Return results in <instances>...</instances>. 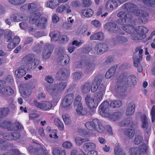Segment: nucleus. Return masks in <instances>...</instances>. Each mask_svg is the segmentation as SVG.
Returning a JSON list of instances; mask_svg holds the SVG:
<instances>
[{
	"label": "nucleus",
	"instance_id": "f257e3e1",
	"mask_svg": "<svg viewBox=\"0 0 155 155\" xmlns=\"http://www.w3.org/2000/svg\"><path fill=\"white\" fill-rule=\"evenodd\" d=\"M123 8L129 13L120 11L117 14V16L120 18L117 20V22L119 24L122 25V28L126 32L131 34V38L134 40L143 39L146 37V33L148 30L142 26H138L135 29L134 26L131 25L132 15L130 13L134 15L140 17V20L142 23H146L148 21L147 17L149 14L143 10L138 9L137 6L132 3H126L122 6Z\"/></svg>",
	"mask_w": 155,
	"mask_h": 155
},
{
	"label": "nucleus",
	"instance_id": "f03ea898",
	"mask_svg": "<svg viewBox=\"0 0 155 155\" xmlns=\"http://www.w3.org/2000/svg\"><path fill=\"white\" fill-rule=\"evenodd\" d=\"M68 84L67 80L63 79L54 84L53 85H49L46 87L47 91L53 97V102L57 103L60 99L59 94L66 87Z\"/></svg>",
	"mask_w": 155,
	"mask_h": 155
},
{
	"label": "nucleus",
	"instance_id": "7ed1b4c3",
	"mask_svg": "<svg viewBox=\"0 0 155 155\" xmlns=\"http://www.w3.org/2000/svg\"><path fill=\"white\" fill-rule=\"evenodd\" d=\"M41 16L40 12H36L31 15L29 18V22L31 24L35 23L41 28H45L47 24V20L44 17L40 18Z\"/></svg>",
	"mask_w": 155,
	"mask_h": 155
},
{
	"label": "nucleus",
	"instance_id": "20e7f679",
	"mask_svg": "<svg viewBox=\"0 0 155 155\" xmlns=\"http://www.w3.org/2000/svg\"><path fill=\"white\" fill-rule=\"evenodd\" d=\"M126 79V76H120L115 86L110 87V90L112 92L118 94L124 93L127 89L126 85H125L126 84L124 83L125 80Z\"/></svg>",
	"mask_w": 155,
	"mask_h": 155
},
{
	"label": "nucleus",
	"instance_id": "39448f33",
	"mask_svg": "<svg viewBox=\"0 0 155 155\" xmlns=\"http://www.w3.org/2000/svg\"><path fill=\"white\" fill-rule=\"evenodd\" d=\"M35 55L33 54H28L26 55L21 59L22 62L26 65L32 67L33 64L34 66L36 67L39 63V61L36 58H34Z\"/></svg>",
	"mask_w": 155,
	"mask_h": 155
},
{
	"label": "nucleus",
	"instance_id": "423d86ee",
	"mask_svg": "<svg viewBox=\"0 0 155 155\" xmlns=\"http://www.w3.org/2000/svg\"><path fill=\"white\" fill-rule=\"evenodd\" d=\"M101 82L102 80L99 77V75H96L91 84V90L92 92H95L98 90L99 91L101 89V87H105L103 84L101 83Z\"/></svg>",
	"mask_w": 155,
	"mask_h": 155
},
{
	"label": "nucleus",
	"instance_id": "0eeeda50",
	"mask_svg": "<svg viewBox=\"0 0 155 155\" xmlns=\"http://www.w3.org/2000/svg\"><path fill=\"white\" fill-rule=\"evenodd\" d=\"M34 104L36 107L45 111L49 110L52 107L51 103L48 101H43L41 103H39L36 100H35L34 101Z\"/></svg>",
	"mask_w": 155,
	"mask_h": 155
},
{
	"label": "nucleus",
	"instance_id": "6e6552de",
	"mask_svg": "<svg viewBox=\"0 0 155 155\" xmlns=\"http://www.w3.org/2000/svg\"><path fill=\"white\" fill-rule=\"evenodd\" d=\"M104 28L109 31H112L114 33H118L120 35H124V33L120 32V28L114 22H109L106 23L104 26Z\"/></svg>",
	"mask_w": 155,
	"mask_h": 155
},
{
	"label": "nucleus",
	"instance_id": "1a4fd4ad",
	"mask_svg": "<svg viewBox=\"0 0 155 155\" xmlns=\"http://www.w3.org/2000/svg\"><path fill=\"white\" fill-rule=\"evenodd\" d=\"M109 103L107 101H104L99 107V111L101 115L107 117L109 113Z\"/></svg>",
	"mask_w": 155,
	"mask_h": 155
},
{
	"label": "nucleus",
	"instance_id": "9d476101",
	"mask_svg": "<svg viewBox=\"0 0 155 155\" xmlns=\"http://www.w3.org/2000/svg\"><path fill=\"white\" fill-rule=\"evenodd\" d=\"M19 90L24 98H26L28 97L31 93V88L28 84L20 85Z\"/></svg>",
	"mask_w": 155,
	"mask_h": 155
},
{
	"label": "nucleus",
	"instance_id": "9b49d317",
	"mask_svg": "<svg viewBox=\"0 0 155 155\" xmlns=\"http://www.w3.org/2000/svg\"><path fill=\"white\" fill-rule=\"evenodd\" d=\"M14 93L13 89L9 86L5 85L0 87V94L2 96L7 97L11 96Z\"/></svg>",
	"mask_w": 155,
	"mask_h": 155
},
{
	"label": "nucleus",
	"instance_id": "f8f14e48",
	"mask_svg": "<svg viewBox=\"0 0 155 155\" xmlns=\"http://www.w3.org/2000/svg\"><path fill=\"white\" fill-rule=\"evenodd\" d=\"M38 148L34 147L33 146H29L28 148V150L29 153L31 154L36 155H44V148L40 145Z\"/></svg>",
	"mask_w": 155,
	"mask_h": 155
},
{
	"label": "nucleus",
	"instance_id": "ddd939ff",
	"mask_svg": "<svg viewBox=\"0 0 155 155\" xmlns=\"http://www.w3.org/2000/svg\"><path fill=\"white\" fill-rule=\"evenodd\" d=\"M74 95L69 94L65 96L63 99L62 103V107L68 108L72 104L73 100Z\"/></svg>",
	"mask_w": 155,
	"mask_h": 155
},
{
	"label": "nucleus",
	"instance_id": "4468645a",
	"mask_svg": "<svg viewBox=\"0 0 155 155\" xmlns=\"http://www.w3.org/2000/svg\"><path fill=\"white\" fill-rule=\"evenodd\" d=\"M53 50V47L52 45L50 44L46 45L43 52V58L45 59H47L49 58Z\"/></svg>",
	"mask_w": 155,
	"mask_h": 155
},
{
	"label": "nucleus",
	"instance_id": "2eb2a0df",
	"mask_svg": "<svg viewBox=\"0 0 155 155\" xmlns=\"http://www.w3.org/2000/svg\"><path fill=\"white\" fill-rule=\"evenodd\" d=\"M85 101L90 108H95L98 104V102L95 101L94 98H91L90 95L89 94L86 96L85 98Z\"/></svg>",
	"mask_w": 155,
	"mask_h": 155
},
{
	"label": "nucleus",
	"instance_id": "dca6fc26",
	"mask_svg": "<svg viewBox=\"0 0 155 155\" xmlns=\"http://www.w3.org/2000/svg\"><path fill=\"white\" fill-rule=\"evenodd\" d=\"M118 6V3L116 1L108 0L104 5V8L107 11H111Z\"/></svg>",
	"mask_w": 155,
	"mask_h": 155
},
{
	"label": "nucleus",
	"instance_id": "f3484780",
	"mask_svg": "<svg viewBox=\"0 0 155 155\" xmlns=\"http://www.w3.org/2000/svg\"><path fill=\"white\" fill-rule=\"evenodd\" d=\"M108 45L104 43H99L96 45L95 47V49L97 52L100 54L108 51Z\"/></svg>",
	"mask_w": 155,
	"mask_h": 155
},
{
	"label": "nucleus",
	"instance_id": "a211bd4d",
	"mask_svg": "<svg viewBox=\"0 0 155 155\" xmlns=\"http://www.w3.org/2000/svg\"><path fill=\"white\" fill-rule=\"evenodd\" d=\"M126 80L124 81V83L126 84L125 85L128 87H134L137 83L136 77L133 75H130L127 77L126 82Z\"/></svg>",
	"mask_w": 155,
	"mask_h": 155
},
{
	"label": "nucleus",
	"instance_id": "6ab92c4d",
	"mask_svg": "<svg viewBox=\"0 0 155 155\" xmlns=\"http://www.w3.org/2000/svg\"><path fill=\"white\" fill-rule=\"evenodd\" d=\"M57 60L58 63L62 66H64L69 62L70 58L68 54H63L58 58Z\"/></svg>",
	"mask_w": 155,
	"mask_h": 155
},
{
	"label": "nucleus",
	"instance_id": "aec40b11",
	"mask_svg": "<svg viewBox=\"0 0 155 155\" xmlns=\"http://www.w3.org/2000/svg\"><path fill=\"white\" fill-rule=\"evenodd\" d=\"M99 122V120L95 118L93 119L92 121H88L85 124V126L86 128L90 130H92L95 129L98 123Z\"/></svg>",
	"mask_w": 155,
	"mask_h": 155
},
{
	"label": "nucleus",
	"instance_id": "412c9836",
	"mask_svg": "<svg viewBox=\"0 0 155 155\" xmlns=\"http://www.w3.org/2000/svg\"><path fill=\"white\" fill-rule=\"evenodd\" d=\"M142 122L141 127L144 129L147 133H148L147 130H149V122L148 119L146 116L143 114L140 117Z\"/></svg>",
	"mask_w": 155,
	"mask_h": 155
},
{
	"label": "nucleus",
	"instance_id": "4be33fe9",
	"mask_svg": "<svg viewBox=\"0 0 155 155\" xmlns=\"http://www.w3.org/2000/svg\"><path fill=\"white\" fill-rule=\"evenodd\" d=\"M96 145L93 143L88 142L84 143L83 145V148L84 151L87 152H90L96 148Z\"/></svg>",
	"mask_w": 155,
	"mask_h": 155
},
{
	"label": "nucleus",
	"instance_id": "5701e85b",
	"mask_svg": "<svg viewBox=\"0 0 155 155\" xmlns=\"http://www.w3.org/2000/svg\"><path fill=\"white\" fill-rule=\"evenodd\" d=\"M13 124L10 121L5 120L0 124V127L3 129H7L8 131H12V126Z\"/></svg>",
	"mask_w": 155,
	"mask_h": 155
},
{
	"label": "nucleus",
	"instance_id": "b1692460",
	"mask_svg": "<svg viewBox=\"0 0 155 155\" xmlns=\"http://www.w3.org/2000/svg\"><path fill=\"white\" fill-rule=\"evenodd\" d=\"M20 41V39L19 37H15L12 39V42L8 44L7 46L8 48L9 49H13L19 44Z\"/></svg>",
	"mask_w": 155,
	"mask_h": 155
},
{
	"label": "nucleus",
	"instance_id": "393cba45",
	"mask_svg": "<svg viewBox=\"0 0 155 155\" xmlns=\"http://www.w3.org/2000/svg\"><path fill=\"white\" fill-rule=\"evenodd\" d=\"M49 36L52 41H56L60 40V33L58 31H55L50 33Z\"/></svg>",
	"mask_w": 155,
	"mask_h": 155
},
{
	"label": "nucleus",
	"instance_id": "a878e982",
	"mask_svg": "<svg viewBox=\"0 0 155 155\" xmlns=\"http://www.w3.org/2000/svg\"><path fill=\"white\" fill-rule=\"evenodd\" d=\"M121 113L119 111L114 112L113 114H109L107 117L110 120L112 121H115L119 119L121 116Z\"/></svg>",
	"mask_w": 155,
	"mask_h": 155
},
{
	"label": "nucleus",
	"instance_id": "bb28decb",
	"mask_svg": "<svg viewBox=\"0 0 155 155\" xmlns=\"http://www.w3.org/2000/svg\"><path fill=\"white\" fill-rule=\"evenodd\" d=\"M104 38L103 33L101 32L92 34L90 37V39L92 40H102Z\"/></svg>",
	"mask_w": 155,
	"mask_h": 155
},
{
	"label": "nucleus",
	"instance_id": "cd10ccee",
	"mask_svg": "<svg viewBox=\"0 0 155 155\" xmlns=\"http://www.w3.org/2000/svg\"><path fill=\"white\" fill-rule=\"evenodd\" d=\"M117 66L114 65L110 68L106 73L105 75V77L107 79H109L113 76L115 74Z\"/></svg>",
	"mask_w": 155,
	"mask_h": 155
},
{
	"label": "nucleus",
	"instance_id": "c85d7f7f",
	"mask_svg": "<svg viewBox=\"0 0 155 155\" xmlns=\"http://www.w3.org/2000/svg\"><path fill=\"white\" fill-rule=\"evenodd\" d=\"M81 90L84 93L86 94L89 92L91 88V83L89 82H85L81 86Z\"/></svg>",
	"mask_w": 155,
	"mask_h": 155
},
{
	"label": "nucleus",
	"instance_id": "c756f323",
	"mask_svg": "<svg viewBox=\"0 0 155 155\" xmlns=\"http://www.w3.org/2000/svg\"><path fill=\"white\" fill-rule=\"evenodd\" d=\"M38 10L37 5L34 3H31L28 4V11L31 13L30 17L31 15L36 13Z\"/></svg>",
	"mask_w": 155,
	"mask_h": 155
},
{
	"label": "nucleus",
	"instance_id": "7c9ffc66",
	"mask_svg": "<svg viewBox=\"0 0 155 155\" xmlns=\"http://www.w3.org/2000/svg\"><path fill=\"white\" fill-rule=\"evenodd\" d=\"M81 13L84 17L88 18L91 17L94 14V12L91 8H86L82 10Z\"/></svg>",
	"mask_w": 155,
	"mask_h": 155
},
{
	"label": "nucleus",
	"instance_id": "2f4dec72",
	"mask_svg": "<svg viewBox=\"0 0 155 155\" xmlns=\"http://www.w3.org/2000/svg\"><path fill=\"white\" fill-rule=\"evenodd\" d=\"M101 89L99 90L98 91L96 94L95 95L96 97V99L97 101L100 102V100L102 98L104 94L105 91V87H101Z\"/></svg>",
	"mask_w": 155,
	"mask_h": 155
},
{
	"label": "nucleus",
	"instance_id": "473e14b6",
	"mask_svg": "<svg viewBox=\"0 0 155 155\" xmlns=\"http://www.w3.org/2000/svg\"><path fill=\"white\" fill-rule=\"evenodd\" d=\"M19 68L15 71V74L17 78H20L24 76L26 73L25 71L22 68V67Z\"/></svg>",
	"mask_w": 155,
	"mask_h": 155
},
{
	"label": "nucleus",
	"instance_id": "72a5a7b5",
	"mask_svg": "<svg viewBox=\"0 0 155 155\" xmlns=\"http://www.w3.org/2000/svg\"><path fill=\"white\" fill-rule=\"evenodd\" d=\"M76 111L79 115L82 116L86 115L87 112V109L86 108H83L82 105L77 106Z\"/></svg>",
	"mask_w": 155,
	"mask_h": 155
},
{
	"label": "nucleus",
	"instance_id": "f704fd0d",
	"mask_svg": "<svg viewBox=\"0 0 155 155\" xmlns=\"http://www.w3.org/2000/svg\"><path fill=\"white\" fill-rule=\"evenodd\" d=\"M10 112L8 107H2L0 108V120L1 119L7 116Z\"/></svg>",
	"mask_w": 155,
	"mask_h": 155
},
{
	"label": "nucleus",
	"instance_id": "c9c22d12",
	"mask_svg": "<svg viewBox=\"0 0 155 155\" xmlns=\"http://www.w3.org/2000/svg\"><path fill=\"white\" fill-rule=\"evenodd\" d=\"M125 134L130 138H133L134 136L135 130L133 129L128 128L124 131Z\"/></svg>",
	"mask_w": 155,
	"mask_h": 155
},
{
	"label": "nucleus",
	"instance_id": "e433bc0d",
	"mask_svg": "<svg viewBox=\"0 0 155 155\" xmlns=\"http://www.w3.org/2000/svg\"><path fill=\"white\" fill-rule=\"evenodd\" d=\"M135 106V104H130L127 109L126 114L128 116L132 115L134 113Z\"/></svg>",
	"mask_w": 155,
	"mask_h": 155
},
{
	"label": "nucleus",
	"instance_id": "4c0bfd02",
	"mask_svg": "<svg viewBox=\"0 0 155 155\" xmlns=\"http://www.w3.org/2000/svg\"><path fill=\"white\" fill-rule=\"evenodd\" d=\"M147 148L146 145L144 143L137 147V150L140 154L142 155L145 154L147 153Z\"/></svg>",
	"mask_w": 155,
	"mask_h": 155
},
{
	"label": "nucleus",
	"instance_id": "58836bf2",
	"mask_svg": "<svg viewBox=\"0 0 155 155\" xmlns=\"http://www.w3.org/2000/svg\"><path fill=\"white\" fill-rule=\"evenodd\" d=\"M132 118L128 117L125 118L119 123V125L121 127H124L130 125L132 122Z\"/></svg>",
	"mask_w": 155,
	"mask_h": 155
},
{
	"label": "nucleus",
	"instance_id": "ea45409f",
	"mask_svg": "<svg viewBox=\"0 0 155 155\" xmlns=\"http://www.w3.org/2000/svg\"><path fill=\"white\" fill-rule=\"evenodd\" d=\"M122 105V102L119 100H114L112 101L110 104V107L112 108L119 107Z\"/></svg>",
	"mask_w": 155,
	"mask_h": 155
},
{
	"label": "nucleus",
	"instance_id": "a19ab883",
	"mask_svg": "<svg viewBox=\"0 0 155 155\" xmlns=\"http://www.w3.org/2000/svg\"><path fill=\"white\" fill-rule=\"evenodd\" d=\"M5 38L6 39V41L11 43L12 40V33L10 31H6L5 33Z\"/></svg>",
	"mask_w": 155,
	"mask_h": 155
},
{
	"label": "nucleus",
	"instance_id": "79ce46f5",
	"mask_svg": "<svg viewBox=\"0 0 155 155\" xmlns=\"http://www.w3.org/2000/svg\"><path fill=\"white\" fill-rule=\"evenodd\" d=\"M54 122L60 130H63V124L59 119L55 118L54 120Z\"/></svg>",
	"mask_w": 155,
	"mask_h": 155
},
{
	"label": "nucleus",
	"instance_id": "37998d69",
	"mask_svg": "<svg viewBox=\"0 0 155 155\" xmlns=\"http://www.w3.org/2000/svg\"><path fill=\"white\" fill-rule=\"evenodd\" d=\"M139 2H142L146 5L154 7L155 6V0H137Z\"/></svg>",
	"mask_w": 155,
	"mask_h": 155
},
{
	"label": "nucleus",
	"instance_id": "c03bdc74",
	"mask_svg": "<svg viewBox=\"0 0 155 155\" xmlns=\"http://www.w3.org/2000/svg\"><path fill=\"white\" fill-rule=\"evenodd\" d=\"M114 153L115 155H126L120 147L118 145L114 148Z\"/></svg>",
	"mask_w": 155,
	"mask_h": 155
},
{
	"label": "nucleus",
	"instance_id": "a18cd8bd",
	"mask_svg": "<svg viewBox=\"0 0 155 155\" xmlns=\"http://www.w3.org/2000/svg\"><path fill=\"white\" fill-rule=\"evenodd\" d=\"M64 70L65 68H63L60 69L57 72V77L59 79H62L66 76V74L64 73Z\"/></svg>",
	"mask_w": 155,
	"mask_h": 155
},
{
	"label": "nucleus",
	"instance_id": "49530a36",
	"mask_svg": "<svg viewBox=\"0 0 155 155\" xmlns=\"http://www.w3.org/2000/svg\"><path fill=\"white\" fill-rule=\"evenodd\" d=\"M23 127L22 125L18 122H15L14 125L12 126V130L17 131L20 129L23 128Z\"/></svg>",
	"mask_w": 155,
	"mask_h": 155
},
{
	"label": "nucleus",
	"instance_id": "de8ad7c7",
	"mask_svg": "<svg viewBox=\"0 0 155 155\" xmlns=\"http://www.w3.org/2000/svg\"><path fill=\"white\" fill-rule=\"evenodd\" d=\"M95 66L94 64L88 63L85 69V72L86 73L88 74L92 71Z\"/></svg>",
	"mask_w": 155,
	"mask_h": 155
},
{
	"label": "nucleus",
	"instance_id": "09e8293b",
	"mask_svg": "<svg viewBox=\"0 0 155 155\" xmlns=\"http://www.w3.org/2000/svg\"><path fill=\"white\" fill-rule=\"evenodd\" d=\"M82 99L80 95L77 96L74 102V107L77 106L79 105H82L81 102Z\"/></svg>",
	"mask_w": 155,
	"mask_h": 155
},
{
	"label": "nucleus",
	"instance_id": "8fccbe9b",
	"mask_svg": "<svg viewBox=\"0 0 155 155\" xmlns=\"http://www.w3.org/2000/svg\"><path fill=\"white\" fill-rule=\"evenodd\" d=\"M10 20L13 22H17L20 21L19 19V15L18 13L13 14L10 16Z\"/></svg>",
	"mask_w": 155,
	"mask_h": 155
},
{
	"label": "nucleus",
	"instance_id": "3c124183",
	"mask_svg": "<svg viewBox=\"0 0 155 155\" xmlns=\"http://www.w3.org/2000/svg\"><path fill=\"white\" fill-rule=\"evenodd\" d=\"M8 155H25L21 153L18 149H12L7 152Z\"/></svg>",
	"mask_w": 155,
	"mask_h": 155
},
{
	"label": "nucleus",
	"instance_id": "603ef678",
	"mask_svg": "<svg viewBox=\"0 0 155 155\" xmlns=\"http://www.w3.org/2000/svg\"><path fill=\"white\" fill-rule=\"evenodd\" d=\"M65 151V150H61L59 147H55L53 149L52 153L53 155H61L62 152Z\"/></svg>",
	"mask_w": 155,
	"mask_h": 155
},
{
	"label": "nucleus",
	"instance_id": "864d4df0",
	"mask_svg": "<svg viewBox=\"0 0 155 155\" xmlns=\"http://www.w3.org/2000/svg\"><path fill=\"white\" fill-rule=\"evenodd\" d=\"M47 6L51 8H54L57 5L56 0H51L47 2Z\"/></svg>",
	"mask_w": 155,
	"mask_h": 155
},
{
	"label": "nucleus",
	"instance_id": "5fc2aeb1",
	"mask_svg": "<svg viewBox=\"0 0 155 155\" xmlns=\"http://www.w3.org/2000/svg\"><path fill=\"white\" fill-rule=\"evenodd\" d=\"M62 118L65 124H68L71 123L70 116L68 114H64L62 116Z\"/></svg>",
	"mask_w": 155,
	"mask_h": 155
},
{
	"label": "nucleus",
	"instance_id": "6e6d98bb",
	"mask_svg": "<svg viewBox=\"0 0 155 155\" xmlns=\"http://www.w3.org/2000/svg\"><path fill=\"white\" fill-rule=\"evenodd\" d=\"M26 0H9V2L12 4L18 5L22 4Z\"/></svg>",
	"mask_w": 155,
	"mask_h": 155
},
{
	"label": "nucleus",
	"instance_id": "4d7b16f0",
	"mask_svg": "<svg viewBox=\"0 0 155 155\" xmlns=\"http://www.w3.org/2000/svg\"><path fill=\"white\" fill-rule=\"evenodd\" d=\"M143 137L140 135L135 136L134 143L136 145H138L141 143L143 140Z\"/></svg>",
	"mask_w": 155,
	"mask_h": 155
},
{
	"label": "nucleus",
	"instance_id": "13d9d810",
	"mask_svg": "<svg viewBox=\"0 0 155 155\" xmlns=\"http://www.w3.org/2000/svg\"><path fill=\"white\" fill-rule=\"evenodd\" d=\"M117 41L120 43H123L127 41V38L123 36H118L116 38Z\"/></svg>",
	"mask_w": 155,
	"mask_h": 155
},
{
	"label": "nucleus",
	"instance_id": "bf43d9fd",
	"mask_svg": "<svg viewBox=\"0 0 155 155\" xmlns=\"http://www.w3.org/2000/svg\"><path fill=\"white\" fill-rule=\"evenodd\" d=\"M75 141L77 145L79 146L81 145L83 142H85L86 140L85 139L77 137L75 138Z\"/></svg>",
	"mask_w": 155,
	"mask_h": 155
},
{
	"label": "nucleus",
	"instance_id": "052dcab7",
	"mask_svg": "<svg viewBox=\"0 0 155 155\" xmlns=\"http://www.w3.org/2000/svg\"><path fill=\"white\" fill-rule=\"evenodd\" d=\"M42 48V46L41 45L37 44L34 47V50L35 52L39 53L41 52Z\"/></svg>",
	"mask_w": 155,
	"mask_h": 155
},
{
	"label": "nucleus",
	"instance_id": "680f3d73",
	"mask_svg": "<svg viewBox=\"0 0 155 155\" xmlns=\"http://www.w3.org/2000/svg\"><path fill=\"white\" fill-rule=\"evenodd\" d=\"M3 137L5 139L8 140H12L14 138L12 134L11 133L5 134L3 135Z\"/></svg>",
	"mask_w": 155,
	"mask_h": 155
},
{
	"label": "nucleus",
	"instance_id": "e2e57ef3",
	"mask_svg": "<svg viewBox=\"0 0 155 155\" xmlns=\"http://www.w3.org/2000/svg\"><path fill=\"white\" fill-rule=\"evenodd\" d=\"M150 115L151 116V121L154 122L155 120V106L153 105L150 112Z\"/></svg>",
	"mask_w": 155,
	"mask_h": 155
},
{
	"label": "nucleus",
	"instance_id": "0e129e2a",
	"mask_svg": "<svg viewBox=\"0 0 155 155\" xmlns=\"http://www.w3.org/2000/svg\"><path fill=\"white\" fill-rule=\"evenodd\" d=\"M97 126H98V127L97 128V131L99 133H102L104 132L105 128L99 120V122L98 123V124H97Z\"/></svg>",
	"mask_w": 155,
	"mask_h": 155
},
{
	"label": "nucleus",
	"instance_id": "69168bd1",
	"mask_svg": "<svg viewBox=\"0 0 155 155\" xmlns=\"http://www.w3.org/2000/svg\"><path fill=\"white\" fill-rule=\"evenodd\" d=\"M131 155H141L137 150V147L131 148L130 149Z\"/></svg>",
	"mask_w": 155,
	"mask_h": 155
},
{
	"label": "nucleus",
	"instance_id": "338daca9",
	"mask_svg": "<svg viewBox=\"0 0 155 155\" xmlns=\"http://www.w3.org/2000/svg\"><path fill=\"white\" fill-rule=\"evenodd\" d=\"M64 11H66L67 13H70L71 12V6L68 4H65L63 5Z\"/></svg>",
	"mask_w": 155,
	"mask_h": 155
},
{
	"label": "nucleus",
	"instance_id": "774afa93",
	"mask_svg": "<svg viewBox=\"0 0 155 155\" xmlns=\"http://www.w3.org/2000/svg\"><path fill=\"white\" fill-rule=\"evenodd\" d=\"M72 146V144L71 142L69 141L64 142L62 144V146L66 148H70Z\"/></svg>",
	"mask_w": 155,
	"mask_h": 155
}]
</instances>
